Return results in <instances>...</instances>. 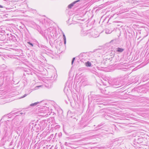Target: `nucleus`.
Instances as JSON below:
<instances>
[{"mask_svg": "<svg viewBox=\"0 0 149 149\" xmlns=\"http://www.w3.org/2000/svg\"><path fill=\"white\" fill-rule=\"evenodd\" d=\"M75 58H74L73 59H72V64H73V62L75 60Z\"/></svg>", "mask_w": 149, "mask_h": 149, "instance_id": "4", "label": "nucleus"}, {"mask_svg": "<svg viewBox=\"0 0 149 149\" xmlns=\"http://www.w3.org/2000/svg\"><path fill=\"white\" fill-rule=\"evenodd\" d=\"M124 50V49L120 48H117V51L118 52H122Z\"/></svg>", "mask_w": 149, "mask_h": 149, "instance_id": "3", "label": "nucleus"}, {"mask_svg": "<svg viewBox=\"0 0 149 149\" xmlns=\"http://www.w3.org/2000/svg\"><path fill=\"white\" fill-rule=\"evenodd\" d=\"M85 64L86 66L87 67H90L91 65V63L89 61H87L85 63Z\"/></svg>", "mask_w": 149, "mask_h": 149, "instance_id": "2", "label": "nucleus"}, {"mask_svg": "<svg viewBox=\"0 0 149 149\" xmlns=\"http://www.w3.org/2000/svg\"><path fill=\"white\" fill-rule=\"evenodd\" d=\"M63 37H64V42H65V43L66 42V39H65V36L64 35H63Z\"/></svg>", "mask_w": 149, "mask_h": 149, "instance_id": "5", "label": "nucleus"}, {"mask_svg": "<svg viewBox=\"0 0 149 149\" xmlns=\"http://www.w3.org/2000/svg\"><path fill=\"white\" fill-rule=\"evenodd\" d=\"M3 7L2 6L0 5V8H3Z\"/></svg>", "mask_w": 149, "mask_h": 149, "instance_id": "8", "label": "nucleus"}, {"mask_svg": "<svg viewBox=\"0 0 149 149\" xmlns=\"http://www.w3.org/2000/svg\"><path fill=\"white\" fill-rule=\"evenodd\" d=\"M36 103H34V104H31V106H33L34 105H36Z\"/></svg>", "mask_w": 149, "mask_h": 149, "instance_id": "7", "label": "nucleus"}, {"mask_svg": "<svg viewBox=\"0 0 149 149\" xmlns=\"http://www.w3.org/2000/svg\"><path fill=\"white\" fill-rule=\"evenodd\" d=\"M79 1V0H78L76 1L73 2L72 3L70 4H69L68 6V7L69 8H72V7L74 6V5L77 2Z\"/></svg>", "mask_w": 149, "mask_h": 149, "instance_id": "1", "label": "nucleus"}, {"mask_svg": "<svg viewBox=\"0 0 149 149\" xmlns=\"http://www.w3.org/2000/svg\"><path fill=\"white\" fill-rule=\"evenodd\" d=\"M28 43L30 45H31L32 46H33V45L32 44H31V43L30 42H28Z\"/></svg>", "mask_w": 149, "mask_h": 149, "instance_id": "6", "label": "nucleus"}]
</instances>
